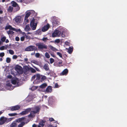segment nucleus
Masks as SVG:
<instances>
[{"label":"nucleus","mask_w":127,"mask_h":127,"mask_svg":"<svg viewBox=\"0 0 127 127\" xmlns=\"http://www.w3.org/2000/svg\"><path fill=\"white\" fill-rule=\"evenodd\" d=\"M68 52L69 54H71L73 51V48L72 47H70L68 49Z\"/></svg>","instance_id":"nucleus-28"},{"label":"nucleus","mask_w":127,"mask_h":127,"mask_svg":"<svg viewBox=\"0 0 127 127\" xmlns=\"http://www.w3.org/2000/svg\"><path fill=\"white\" fill-rule=\"evenodd\" d=\"M11 61V59L10 58H7L6 59V62L7 63H9Z\"/></svg>","instance_id":"nucleus-37"},{"label":"nucleus","mask_w":127,"mask_h":127,"mask_svg":"<svg viewBox=\"0 0 127 127\" xmlns=\"http://www.w3.org/2000/svg\"><path fill=\"white\" fill-rule=\"evenodd\" d=\"M12 76L10 74L7 76V78L11 79L10 82L8 81L6 83V85L8 87H10V88H8L9 90H12L13 89V87L11 86V83L13 85H16L18 86L19 85V79L16 77L12 78Z\"/></svg>","instance_id":"nucleus-1"},{"label":"nucleus","mask_w":127,"mask_h":127,"mask_svg":"<svg viewBox=\"0 0 127 127\" xmlns=\"http://www.w3.org/2000/svg\"><path fill=\"white\" fill-rule=\"evenodd\" d=\"M48 65L47 64H45L43 67V68L47 71H48L49 69Z\"/></svg>","instance_id":"nucleus-27"},{"label":"nucleus","mask_w":127,"mask_h":127,"mask_svg":"<svg viewBox=\"0 0 127 127\" xmlns=\"http://www.w3.org/2000/svg\"><path fill=\"white\" fill-rule=\"evenodd\" d=\"M25 31L26 32H28L31 30V28L29 24L27 25L24 29Z\"/></svg>","instance_id":"nucleus-22"},{"label":"nucleus","mask_w":127,"mask_h":127,"mask_svg":"<svg viewBox=\"0 0 127 127\" xmlns=\"http://www.w3.org/2000/svg\"><path fill=\"white\" fill-rule=\"evenodd\" d=\"M32 127H36V126L35 124H34L32 125Z\"/></svg>","instance_id":"nucleus-61"},{"label":"nucleus","mask_w":127,"mask_h":127,"mask_svg":"<svg viewBox=\"0 0 127 127\" xmlns=\"http://www.w3.org/2000/svg\"><path fill=\"white\" fill-rule=\"evenodd\" d=\"M50 27V26L49 24H47L42 28L41 31L43 32H45L48 30Z\"/></svg>","instance_id":"nucleus-14"},{"label":"nucleus","mask_w":127,"mask_h":127,"mask_svg":"<svg viewBox=\"0 0 127 127\" xmlns=\"http://www.w3.org/2000/svg\"><path fill=\"white\" fill-rule=\"evenodd\" d=\"M19 38L18 37H16L15 38V40L17 41H19Z\"/></svg>","instance_id":"nucleus-54"},{"label":"nucleus","mask_w":127,"mask_h":127,"mask_svg":"<svg viewBox=\"0 0 127 127\" xmlns=\"http://www.w3.org/2000/svg\"><path fill=\"white\" fill-rule=\"evenodd\" d=\"M35 19L33 18L31 20L30 24L31 27L33 30H35L37 26V23L34 22Z\"/></svg>","instance_id":"nucleus-6"},{"label":"nucleus","mask_w":127,"mask_h":127,"mask_svg":"<svg viewBox=\"0 0 127 127\" xmlns=\"http://www.w3.org/2000/svg\"><path fill=\"white\" fill-rule=\"evenodd\" d=\"M9 115L10 116H15L17 115V114L16 113H11V114H9Z\"/></svg>","instance_id":"nucleus-40"},{"label":"nucleus","mask_w":127,"mask_h":127,"mask_svg":"<svg viewBox=\"0 0 127 127\" xmlns=\"http://www.w3.org/2000/svg\"><path fill=\"white\" fill-rule=\"evenodd\" d=\"M40 107L39 106H37L35 107L34 108V110L31 111L30 114L29 115V117L30 118L33 117L35 115V114L38 112L40 109Z\"/></svg>","instance_id":"nucleus-3"},{"label":"nucleus","mask_w":127,"mask_h":127,"mask_svg":"<svg viewBox=\"0 0 127 127\" xmlns=\"http://www.w3.org/2000/svg\"><path fill=\"white\" fill-rule=\"evenodd\" d=\"M37 88V87L35 86H33L31 88L32 90V91H34V90L36 89Z\"/></svg>","instance_id":"nucleus-42"},{"label":"nucleus","mask_w":127,"mask_h":127,"mask_svg":"<svg viewBox=\"0 0 127 127\" xmlns=\"http://www.w3.org/2000/svg\"><path fill=\"white\" fill-rule=\"evenodd\" d=\"M49 120L50 121H54V119L53 118H50L49 119Z\"/></svg>","instance_id":"nucleus-56"},{"label":"nucleus","mask_w":127,"mask_h":127,"mask_svg":"<svg viewBox=\"0 0 127 127\" xmlns=\"http://www.w3.org/2000/svg\"><path fill=\"white\" fill-rule=\"evenodd\" d=\"M60 57L62 58V54L59 52H57L56 53Z\"/></svg>","instance_id":"nucleus-39"},{"label":"nucleus","mask_w":127,"mask_h":127,"mask_svg":"<svg viewBox=\"0 0 127 127\" xmlns=\"http://www.w3.org/2000/svg\"><path fill=\"white\" fill-rule=\"evenodd\" d=\"M45 56L46 58H50V55L49 54L47 53L46 52L45 54Z\"/></svg>","instance_id":"nucleus-35"},{"label":"nucleus","mask_w":127,"mask_h":127,"mask_svg":"<svg viewBox=\"0 0 127 127\" xmlns=\"http://www.w3.org/2000/svg\"><path fill=\"white\" fill-rule=\"evenodd\" d=\"M4 112L3 111H0V115L3 112Z\"/></svg>","instance_id":"nucleus-63"},{"label":"nucleus","mask_w":127,"mask_h":127,"mask_svg":"<svg viewBox=\"0 0 127 127\" xmlns=\"http://www.w3.org/2000/svg\"><path fill=\"white\" fill-rule=\"evenodd\" d=\"M7 119L4 117H2L0 119V125L4 124L6 121Z\"/></svg>","instance_id":"nucleus-19"},{"label":"nucleus","mask_w":127,"mask_h":127,"mask_svg":"<svg viewBox=\"0 0 127 127\" xmlns=\"http://www.w3.org/2000/svg\"><path fill=\"white\" fill-rule=\"evenodd\" d=\"M31 110V109L30 108H28L25 110L22 111V112L20 113V114L21 115H25L27 114Z\"/></svg>","instance_id":"nucleus-17"},{"label":"nucleus","mask_w":127,"mask_h":127,"mask_svg":"<svg viewBox=\"0 0 127 127\" xmlns=\"http://www.w3.org/2000/svg\"><path fill=\"white\" fill-rule=\"evenodd\" d=\"M29 20L28 19V18H26V17H24V22L23 23V25H25L26 24H27L29 22Z\"/></svg>","instance_id":"nucleus-24"},{"label":"nucleus","mask_w":127,"mask_h":127,"mask_svg":"<svg viewBox=\"0 0 127 127\" xmlns=\"http://www.w3.org/2000/svg\"><path fill=\"white\" fill-rule=\"evenodd\" d=\"M36 69L37 71H39V70L38 68H37V67H35V66H33Z\"/></svg>","instance_id":"nucleus-57"},{"label":"nucleus","mask_w":127,"mask_h":127,"mask_svg":"<svg viewBox=\"0 0 127 127\" xmlns=\"http://www.w3.org/2000/svg\"><path fill=\"white\" fill-rule=\"evenodd\" d=\"M9 53L11 55H13L14 54V51L10 49L8 50Z\"/></svg>","instance_id":"nucleus-36"},{"label":"nucleus","mask_w":127,"mask_h":127,"mask_svg":"<svg viewBox=\"0 0 127 127\" xmlns=\"http://www.w3.org/2000/svg\"><path fill=\"white\" fill-rule=\"evenodd\" d=\"M37 49V48L34 46H30L26 48L25 50L26 51H35Z\"/></svg>","instance_id":"nucleus-11"},{"label":"nucleus","mask_w":127,"mask_h":127,"mask_svg":"<svg viewBox=\"0 0 127 127\" xmlns=\"http://www.w3.org/2000/svg\"><path fill=\"white\" fill-rule=\"evenodd\" d=\"M11 30H10L9 31H7V33L8 34H14V32Z\"/></svg>","instance_id":"nucleus-34"},{"label":"nucleus","mask_w":127,"mask_h":127,"mask_svg":"<svg viewBox=\"0 0 127 127\" xmlns=\"http://www.w3.org/2000/svg\"><path fill=\"white\" fill-rule=\"evenodd\" d=\"M41 30L40 29H39L35 32V34H40L41 33Z\"/></svg>","instance_id":"nucleus-31"},{"label":"nucleus","mask_w":127,"mask_h":127,"mask_svg":"<svg viewBox=\"0 0 127 127\" xmlns=\"http://www.w3.org/2000/svg\"><path fill=\"white\" fill-rule=\"evenodd\" d=\"M46 79V77L45 76L39 74H37L34 75L32 78V80L34 79L33 82L34 84H38Z\"/></svg>","instance_id":"nucleus-2"},{"label":"nucleus","mask_w":127,"mask_h":127,"mask_svg":"<svg viewBox=\"0 0 127 127\" xmlns=\"http://www.w3.org/2000/svg\"><path fill=\"white\" fill-rule=\"evenodd\" d=\"M21 20V16H18L16 17L13 19V21L17 24L20 23Z\"/></svg>","instance_id":"nucleus-15"},{"label":"nucleus","mask_w":127,"mask_h":127,"mask_svg":"<svg viewBox=\"0 0 127 127\" xmlns=\"http://www.w3.org/2000/svg\"><path fill=\"white\" fill-rule=\"evenodd\" d=\"M11 3L12 4V5L14 7L18 5L17 3L14 1H12L11 2Z\"/></svg>","instance_id":"nucleus-29"},{"label":"nucleus","mask_w":127,"mask_h":127,"mask_svg":"<svg viewBox=\"0 0 127 127\" xmlns=\"http://www.w3.org/2000/svg\"><path fill=\"white\" fill-rule=\"evenodd\" d=\"M15 69L17 73L19 74H22L23 72L22 68L20 66L17 65L16 66Z\"/></svg>","instance_id":"nucleus-13"},{"label":"nucleus","mask_w":127,"mask_h":127,"mask_svg":"<svg viewBox=\"0 0 127 127\" xmlns=\"http://www.w3.org/2000/svg\"><path fill=\"white\" fill-rule=\"evenodd\" d=\"M24 61H28V59L27 58H25L24 59Z\"/></svg>","instance_id":"nucleus-59"},{"label":"nucleus","mask_w":127,"mask_h":127,"mask_svg":"<svg viewBox=\"0 0 127 127\" xmlns=\"http://www.w3.org/2000/svg\"><path fill=\"white\" fill-rule=\"evenodd\" d=\"M52 89L51 87L49 86L48 87L46 90H44L43 92L46 93H49L52 92Z\"/></svg>","instance_id":"nucleus-16"},{"label":"nucleus","mask_w":127,"mask_h":127,"mask_svg":"<svg viewBox=\"0 0 127 127\" xmlns=\"http://www.w3.org/2000/svg\"><path fill=\"white\" fill-rule=\"evenodd\" d=\"M16 1L19 2H22L23 1L25 2V0H15Z\"/></svg>","instance_id":"nucleus-50"},{"label":"nucleus","mask_w":127,"mask_h":127,"mask_svg":"<svg viewBox=\"0 0 127 127\" xmlns=\"http://www.w3.org/2000/svg\"><path fill=\"white\" fill-rule=\"evenodd\" d=\"M62 61H61L59 63L56 65L57 66H61L60 65L62 64Z\"/></svg>","instance_id":"nucleus-46"},{"label":"nucleus","mask_w":127,"mask_h":127,"mask_svg":"<svg viewBox=\"0 0 127 127\" xmlns=\"http://www.w3.org/2000/svg\"><path fill=\"white\" fill-rule=\"evenodd\" d=\"M30 70L31 72L32 73H34L36 72L35 70L32 68H31Z\"/></svg>","instance_id":"nucleus-45"},{"label":"nucleus","mask_w":127,"mask_h":127,"mask_svg":"<svg viewBox=\"0 0 127 127\" xmlns=\"http://www.w3.org/2000/svg\"><path fill=\"white\" fill-rule=\"evenodd\" d=\"M51 55L53 57H55V55L53 54H51Z\"/></svg>","instance_id":"nucleus-58"},{"label":"nucleus","mask_w":127,"mask_h":127,"mask_svg":"<svg viewBox=\"0 0 127 127\" xmlns=\"http://www.w3.org/2000/svg\"><path fill=\"white\" fill-rule=\"evenodd\" d=\"M59 27L55 29L52 34L53 37H59L61 35V32L59 29Z\"/></svg>","instance_id":"nucleus-4"},{"label":"nucleus","mask_w":127,"mask_h":127,"mask_svg":"<svg viewBox=\"0 0 127 127\" xmlns=\"http://www.w3.org/2000/svg\"><path fill=\"white\" fill-rule=\"evenodd\" d=\"M31 96L30 95H29L27 98V99H28V98H31Z\"/></svg>","instance_id":"nucleus-60"},{"label":"nucleus","mask_w":127,"mask_h":127,"mask_svg":"<svg viewBox=\"0 0 127 127\" xmlns=\"http://www.w3.org/2000/svg\"><path fill=\"white\" fill-rule=\"evenodd\" d=\"M31 62L32 63H33L37 65H38V64H39L38 62L36 60H32L31 61Z\"/></svg>","instance_id":"nucleus-33"},{"label":"nucleus","mask_w":127,"mask_h":127,"mask_svg":"<svg viewBox=\"0 0 127 127\" xmlns=\"http://www.w3.org/2000/svg\"><path fill=\"white\" fill-rule=\"evenodd\" d=\"M8 42H9L8 40L7 39H6V40L5 41V42L6 43H8Z\"/></svg>","instance_id":"nucleus-64"},{"label":"nucleus","mask_w":127,"mask_h":127,"mask_svg":"<svg viewBox=\"0 0 127 127\" xmlns=\"http://www.w3.org/2000/svg\"><path fill=\"white\" fill-rule=\"evenodd\" d=\"M13 10V8L11 6H9L7 10L8 12H11Z\"/></svg>","instance_id":"nucleus-30"},{"label":"nucleus","mask_w":127,"mask_h":127,"mask_svg":"<svg viewBox=\"0 0 127 127\" xmlns=\"http://www.w3.org/2000/svg\"><path fill=\"white\" fill-rule=\"evenodd\" d=\"M36 45L38 47V48L40 50L43 49H47V46L42 43H37L36 44Z\"/></svg>","instance_id":"nucleus-7"},{"label":"nucleus","mask_w":127,"mask_h":127,"mask_svg":"<svg viewBox=\"0 0 127 127\" xmlns=\"http://www.w3.org/2000/svg\"><path fill=\"white\" fill-rule=\"evenodd\" d=\"M59 30L61 32V35L62 37H64L65 36L66 33L67 32L66 30L64 28L61 27H59Z\"/></svg>","instance_id":"nucleus-5"},{"label":"nucleus","mask_w":127,"mask_h":127,"mask_svg":"<svg viewBox=\"0 0 127 127\" xmlns=\"http://www.w3.org/2000/svg\"><path fill=\"white\" fill-rule=\"evenodd\" d=\"M25 39V37L24 36H22L21 37L20 40L21 41H23Z\"/></svg>","instance_id":"nucleus-52"},{"label":"nucleus","mask_w":127,"mask_h":127,"mask_svg":"<svg viewBox=\"0 0 127 127\" xmlns=\"http://www.w3.org/2000/svg\"><path fill=\"white\" fill-rule=\"evenodd\" d=\"M25 36H26V38L28 39H29L30 38V37L28 35H25Z\"/></svg>","instance_id":"nucleus-53"},{"label":"nucleus","mask_w":127,"mask_h":127,"mask_svg":"<svg viewBox=\"0 0 127 127\" xmlns=\"http://www.w3.org/2000/svg\"><path fill=\"white\" fill-rule=\"evenodd\" d=\"M17 58V56L15 55H13L12 57V58L13 59H16Z\"/></svg>","instance_id":"nucleus-51"},{"label":"nucleus","mask_w":127,"mask_h":127,"mask_svg":"<svg viewBox=\"0 0 127 127\" xmlns=\"http://www.w3.org/2000/svg\"><path fill=\"white\" fill-rule=\"evenodd\" d=\"M20 107L19 105H16L14 106H12L10 107V110L11 111L16 110L19 109Z\"/></svg>","instance_id":"nucleus-18"},{"label":"nucleus","mask_w":127,"mask_h":127,"mask_svg":"<svg viewBox=\"0 0 127 127\" xmlns=\"http://www.w3.org/2000/svg\"><path fill=\"white\" fill-rule=\"evenodd\" d=\"M52 22L53 25L55 26L57 25L60 23L59 19L55 17L53 18Z\"/></svg>","instance_id":"nucleus-12"},{"label":"nucleus","mask_w":127,"mask_h":127,"mask_svg":"<svg viewBox=\"0 0 127 127\" xmlns=\"http://www.w3.org/2000/svg\"><path fill=\"white\" fill-rule=\"evenodd\" d=\"M48 40V39L47 37H44L42 39V40L44 42H46Z\"/></svg>","instance_id":"nucleus-43"},{"label":"nucleus","mask_w":127,"mask_h":127,"mask_svg":"<svg viewBox=\"0 0 127 127\" xmlns=\"http://www.w3.org/2000/svg\"><path fill=\"white\" fill-rule=\"evenodd\" d=\"M4 55V53L3 52L0 53V57H2Z\"/></svg>","instance_id":"nucleus-48"},{"label":"nucleus","mask_w":127,"mask_h":127,"mask_svg":"<svg viewBox=\"0 0 127 127\" xmlns=\"http://www.w3.org/2000/svg\"><path fill=\"white\" fill-rule=\"evenodd\" d=\"M35 11L33 10L27 11L25 13V17L28 18L31 15L34 14Z\"/></svg>","instance_id":"nucleus-10"},{"label":"nucleus","mask_w":127,"mask_h":127,"mask_svg":"<svg viewBox=\"0 0 127 127\" xmlns=\"http://www.w3.org/2000/svg\"><path fill=\"white\" fill-rule=\"evenodd\" d=\"M68 70L67 69H65L63 71L62 73H61L60 75H66L68 73Z\"/></svg>","instance_id":"nucleus-21"},{"label":"nucleus","mask_w":127,"mask_h":127,"mask_svg":"<svg viewBox=\"0 0 127 127\" xmlns=\"http://www.w3.org/2000/svg\"><path fill=\"white\" fill-rule=\"evenodd\" d=\"M49 47L50 49L54 52L58 51V50L52 46L50 45L49 46Z\"/></svg>","instance_id":"nucleus-26"},{"label":"nucleus","mask_w":127,"mask_h":127,"mask_svg":"<svg viewBox=\"0 0 127 127\" xmlns=\"http://www.w3.org/2000/svg\"><path fill=\"white\" fill-rule=\"evenodd\" d=\"M25 118H20L16 120L17 123H19L20 122L21 123L19 124L18 126V127H22L25 124L24 122Z\"/></svg>","instance_id":"nucleus-8"},{"label":"nucleus","mask_w":127,"mask_h":127,"mask_svg":"<svg viewBox=\"0 0 127 127\" xmlns=\"http://www.w3.org/2000/svg\"><path fill=\"white\" fill-rule=\"evenodd\" d=\"M6 39V37H3L1 39V40L3 41L4 42L5 41Z\"/></svg>","instance_id":"nucleus-49"},{"label":"nucleus","mask_w":127,"mask_h":127,"mask_svg":"<svg viewBox=\"0 0 127 127\" xmlns=\"http://www.w3.org/2000/svg\"><path fill=\"white\" fill-rule=\"evenodd\" d=\"M65 44L67 45H69V43L67 41H65Z\"/></svg>","instance_id":"nucleus-55"},{"label":"nucleus","mask_w":127,"mask_h":127,"mask_svg":"<svg viewBox=\"0 0 127 127\" xmlns=\"http://www.w3.org/2000/svg\"><path fill=\"white\" fill-rule=\"evenodd\" d=\"M16 123H17L16 120L13 122L12 123L10 127H16L17 125Z\"/></svg>","instance_id":"nucleus-25"},{"label":"nucleus","mask_w":127,"mask_h":127,"mask_svg":"<svg viewBox=\"0 0 127 127\" xmlns=\"http://www.w3.org/2000/svg\"><path fill=\"white\" fill-rule=\"evenodd\" d=\"M7 48H9V46L8 45H6L0 47V50H2L4 49H6Z\"/></svg>","instance_id":"nucleus-20"},{"label":"nucleus","mask_w":127,"mask_h":127,"mask_svg":"<svg viewBox=\"0 0 127 127\" xmlns=\"http://www.w3.org/2000/svg\"><path fill=\"white\" fill-rule=\"evenodd\" d=\"M47 86L46 83H43L39 86V87L41 88H44Z\"/></svg>","instance_id":"nucleus-32"},{"label":"nucleus","mask_w":127,"mask_h":127,"mask_svg":"<svg viewBox=\"0 0 127 127\" xmlns=\"http://www.w3.org/2000/svg\"><path fill=\"white\" fill-rule=\"evenodd\" d=\"M2 12H3L2 11V10H1L0 8V13L1 14L2 13Z\"/></svg>","instance_id":"nucleus-62"},{"label":"nucleus","mask_w":127,"mask_h":127,"mask_svg":"<svg viewBox=\"0 0 127 127\" xmlns=\"http://www.w3.org/2000/svg\"><path fill=\"white\" fill-rule=\"evenodd\" d=\"M45 121H42L39 123L38 127H43Z\"/></svg>","instance_id":"nucleus-23"},{"label":"nucleus","mask_w":127,"mask_h":127,"mask_svg":"<svg viewBox=\"0 0 127 127\" xmlns=\"http://www.w3.org/2000/svg\"><path fill=\"white\" fill-rule=\"evenodd\" d=\"M6 30L9 29L10 30L15 31L17 32H21L20 29H16L13 28L10 25H7L5 27V28Z\"/></svg>","instance_id":"nucleus-9"},{"label":"nucleus","mask_w":127,"mask_h":127,"mask_svg":"<svg viewBox=\"0 0 127 127\" xmlns=\"http://www.w3.org/2000/svg\"><path fill=\"white\" fill-rule=\"evenodd\" d=\"M16 7V10L15 11H17L19 10L20 9V8L18 6V5H17V6H16V7Z\"/></svg>","instance_id":"nucleus-44"},{"label":"nucleus","mask_w":127,"mask_h":127,"mask_svg":"<svg viewBox=\"0 0 127 127\" xmlns=\"http://www.w3.org/2000/svg\"><path fill=\"white\" fill-rule=\"evenodd\" d=\"M60 42V40L59 39H57L55 41V42L58 43H59Z\"/></svg>","instance_id":"nucleus-47"},{"label":"nucleus","mask_w":127,"mask_h":127,"mask_svg":"<svg viewBox=\"0 0 127 127\" xmlns=\"http://www.w3.org/2000/svg\"><path fill=\"white\" fill-rule=\"evenodd\" d=\"M54 62V59L52 58H50V62L51 64H52Z\"/></svg>","instance_id":"nucleus-38"},{"label":"nucleus","mask_w":127,"mask_h":127,"mask_svg":"<svg viewBox=\"0 0 127 127\" xmlns=\"http://www.w3.org/2000/svg\"><path fill=\"white\" fill-rule=\"evenodd\" d=\"M40 56V54L39 53H37L35 54V56L37 58H39Z\"/></svg>","instance_id":"nucleus-41"}]
</instances>
